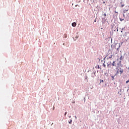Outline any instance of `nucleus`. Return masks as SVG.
<instances>
[{
    "instance_id": "nucleus-20",
    "label": "nucleus",
    "mask_w": 129,
    "mask_h": 129,
    "mask_svg": "<svg viewBox=\"0 0 129 129\" xmlns=\"http://www.w3.org/2000/svg\"><path fill=\"white\" fill-rule=\"evenodd\" d=\"M102 82H103V80L102 81Z\"/></svg>"
},
{
    "instance_id": "nucleus-18",
    "label": "nucleus",
    "mask_w": 129,
    "mask_h": 129,
    "mask_svg": "<svg viewBox=\"0 0 129 129\" xmlns=\"http://www.w3.org/2000/svg\"><path fill=\"white\" fill-rule=\"evenodd\" d=\"M121 62V61H119V64H120Z\"/></svg>"
},
{
    "instance_id": "nucleus-7",
    "label": "nucleus",
    "mask_w": 129,
    "mask_h": 129,
    "mask_svg": "<svg viewBox=\"0 0 129 129\" xmlns=\"http://www.w3.org/2000/svg\"><path fill=\"white\" fill-rule=\"evenodd\" d=\"M96 68H97V69H100V67H99V65H97V66L96 67Z\"/></svg>"
},
{
    "instance_id": "nucleus-6",
    "label": "nucleus",
    "mask_w": 129,
    "mask_h": 129,
    "mask_svg": "<svg viewBox=\"0 0 129 129\" xmlns=\"http://www.w3.org/2000/svg\"><path fill=\"white\" fill-rule=\"evenodd\" d=\"M111 64V61L107 62V66H109Z\"/></svg>"
},
{
    "instance_id": "nucleus-21",
    "label": "nucleus",
    "mask_w": 129,
    "mask_h": 129,
    "mask_svg": "<svg viewBox=\"0 0 129 129\" xmlns=\"http://www.w3.org/2000/svg\"><path fill=\"white\" fill-rule=\"evenodd\" d=\"M95 22H96V20H95Z\"/></svg>"
},
{
    "instance_id": "nucleus-5",
    "label": "nucleus",
    "mask_w": 129,
    "mask_h": 129,
    "mask_svg": "<svg viewBox=\"0 0 129 129\" xmlns=\"http://www.w3.org/2000/svg\"><path fill=\"white\" fill-rule=\"evenodd\" d=\"M112 66H116L115 65V61H113L112 63Z\"/></svg>"
},
{
    "instance_id": "nucleus-22",
    "label": "nucleus",
    "mask_w": 129,
    "mask_h": 129,
    "mask_svg": "<svg viewBox=\"0 0 129 129\" xmlns=\"http://www.w3.org/2000/svg\"><path fill=\"white\" fill-rule=\"evenodd\" d=\"M75 118H77L76 116H75Z\"/></svg>"
},
{
    "instance_id": "nucleus-8",
    "label": "nucleus",
    "mask_w": 129,
    "mask_h": 129,
    "mask_svg": "<svg viewBox=\"0 0 129 129\" xmlns=\"http://www.w3.org/2000/svg\"><path fill=\"white\" fill-rule=\"evenodd\" d=\"M119 20L121 22H122V21H123V20H124V19H121V18H119Z\"/></svg>"
},
{
    "instance_id": "nucleus-4",
    "label": "nucleus",
    "mask_w": 129,
    "mask_h": 129,
    "mask_svg": "<svg viewBox=\"0 0 129 129\" xmlns=\"http://www.w3.org/2000/svg\"><path fill=\"white\" fill-rule=\"evenodd\" d=\"M73 27H76V23L74 22L72 24Z\"/></svg>"
},
{
    "instance_id": "nucleus-16",
    "label": "nucleus",
    "mask_w": 129,
    "mask_h": 129,
    "mask_svg": "<svg viewBox=\"0 0 129 129\" xmlns=\"http://www.w3.org/2000/svg\"><path fill=\"white\" fill-rule=\"evenodd\" d=\"M121 7H124V5H121Z\"/></svg>"
},
{
    "instance_id": "nucleus-9",
    "label": "nucleus",
    "mask_w": 129,
    "mask_h": 129,
    "mask_svg": "<svg viewBox=\"0 0 129 129\" xmlns=\"http://www.w3.org/2000/svg\"><path fill=\"white\" fill-rule=\"evenodd\" d=\"M103 67H106V65H105V64H104V63H103Z\"/></svg>"
},
{
    "instance_id": "nucleus-3",
    "label": "nucleus",
    "mask_w": 129,
    "mask_h": 129,
    "mask_svg": "<svg viewBox=\"0 0 129 129\" xmlns=\"http://www.w3.org/2000/svg\"><path fill=\"white\" fill-rule=\"evenodd\" d=\"M129 10V6H126L125 7V10H123V13H126V12H127Z\"/></svg>"
},
{
    "instance_id": "nucleus-1",
    "label": "nucleus",
    "mask_w": 129,
    "mask_h": 129,
    "mask_svg": "<svg viewBox=\"0 0 129 129\" xmlns=\"http://www.w3.org/2000/svg\"><path fill=\"white\" fill-rule=\"evenodd\" d=\"M112 56H113V55L112 54V51L111 50H109L106 55V56L107 57V60H108V59H111V58H112Z\"/></svg>"
},
{
    "instance_id": "nucleus-12",
    "label": "nucleus",
    "mask_w": 129,
    "mask_h": 129,
    "mask_svg": "<svg viewBox=\"0 0 129 129\" xmlns=\"http://www.w3.org/2000/svg\"><path fill=\"white\" fill-rule=\"evenodd\" d=\"M72 120H71L69 122V123H72Z\"/></svg>"
},
{
    "instance_id": "nucleus-19",
    "label": "nucleus",
    "mask_w": 129,
    "mask_h": 129,
    "mask_svg": "<svg viewBox=\"0 0 129 129\" xmlns=\"http://www.w3.org/2000/svg\"><path fill=\"white\" fill-rule=\"evenodd\" d=\"M123 17H124V14H123Z\"/></svg>"
},
{
    "instance_id": "nucleus-11",
    "label": "nucleus",
    "mask_w": 129,
    "mask_h": 129,
    "mask_svg": "<svg viewBox=\"0 0 129 129\" xmlns=\"http://www.w3.org/2000/svg\"><path fill=\"white\" fill-rule=\"evenodd\" d=\"M120 60H122V56H121L120 58H119Z\"/></svg>"
},
{
    "instance_id": "nucleus-10",
    "label": "nucleus",
    "mask_w": 129,
    "mask_h": 129,
    "mask_svg": "<svg viewBox=\"0 0 129 129\" xmlns=\"http://www.w3.org/2000/svg\"><path fill=\"white\" fill-rule=\"evenodd\" d=\"M112 80H114V76H112Z\"/></svg>"
},
{
    "instance_id": "nucleus-13",
    "label": "nucleus",
    "mask_w": 129,
    "mask_h": 129,
    "mask_svg": "<svg viewBox=\"0 0 129 129\" xmlns=\"http://www.w3.org/2000/svg\"><path fill=\"white\" fill-rule=\"evenodd\" d=\"M118 94H120V95H121V92H120V93H119V92H118Z\"/></svg>"
},
{
    "instance_id": "nucleus-2",
    "label": "nucleus",
    "mask_w": 129,
    "mask_h": 129,
    "mask_svg": "<svg viewBox=\"0 0 129 129\" xmlns=\"http://www.w3.org/2000/svg\"><path fill=\"white\" fill-rule=\"evenodd\" d=\"M123 73V70L121 68H120L117 69L116 74H119V73L120 74H122Z\"/></svg>"
},
{
    "instance_id": "nucleus-17",
    "label": "nucleus",
    "mask_w": 129,
    "mask_h": 129,
    "mask_svg": "<svg viewBox=\"0 0 129 129\" xmlns=\"http://www.w3.org/2000/svg\"><path fill=\"white\" fill-rule=\"evenodd\" d=\"M69 117L70 118H71V116H69Z\"/></svg>"
},
{
    "instance_id": "nucleus-15",
    "label": "nucleus",
    "mask_w": 129,
    "mask_h": 129,
    "mask_svg": "<svg viewBox=\"0 0 129 129\" xmlns=\"http://www.w3.org/2000/svg\"><path fill=\"white\" fill-rule=\"evenodd\" d=\"M67 114V112H66L64 113V115H66Z\"/></svg>"
},
{
    "instance_id": "nucleus-14",
    "label": "nucleus",
    "mask_w": 129,
    "mask_h": 129,
    "mask_svg": "<svg viewBox=\"0 0 129 129\" xmlns=\"http://www.w3.org/2000/svg\"><path fill=\"white\" fill-rule=\"evenodd\" d=\"M104 17H106V14H104Z\"/></svg>"
}]
</instances>
